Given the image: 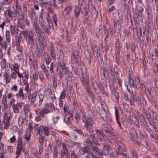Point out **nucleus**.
Here are the masks:
<instances>
[{
	"label": "nucleus",
	"instance_id": "nucleus-3",
	"mask_svg": "<svg viewBox=\"0 0 158 158\" xmlns=\"http://www.w3.org/2000/svg\"><path fill=\"white\" fill-rule=\"evenodd\" d=\"M81 72V75L79 76L80 81L82 85L84 87L85 89H86L90 87L89 84V77L86 72L85 73L82 71Z\"/></svg>",
	"mask_w": 158,
	"mask_h": 158
},
{
	"label": "nucleus",
	"instance_id": "nucleus-45",
	"mask_svg": "<svg viewBox=\"0 0 158 158\" xmlns=\"http://www.w3.org/2000/svg\"><path fill=\"white\" fill-rule=\"evenodd\" d=\"M81 12L82 14L84 15V16L88 15V10L86 7H84L81 10Z\"/></svg>",
	"mask_w": 158,
	"mask_h": 158
},
{
	"label": "nucleus",
	"instance_id": "nucleus-46",
	"mask_svg": "<svg viewBox=\"0 0 158 158\" xmlns=\"http://www.w3.org/2000/svg\"><path fill=\"white\" fill-rule=\"evenodd\" d=\"M144 11V9L143 7H139V11L138 12V15L141 18H143L144 17V15L143 13V12Z\"/></svg>",
	"mask_w": 158,
	"mask_h": 158
},
{
	"label": "nucleus",
	"instance_id": "nucleus-6",
	"mask_svg": "<svg viewBox=\"0 0 158 158\" xmlns=\"http://www.w3.org/2000/svg\"><path fill=\"white\" fill-rule=\"evenodd\" d=\"M17 10L16 9H14L12 11L10 10H8L4 11V15L6 18H10L12 19L14 18L15 20L17 17Z\"/></svg>",
	"mask_w": 158,
	"mask_h": 158
},
{
	"label": "nucleus",
	"instance_id": "nucleus-38",
	"mask_svg": "<svg viewBox=\"0 0 158 158\" xmlns=\"http://www.w3.org/2000/svg\"><path fill=\"white\" fill-rule=\"evenodd\" d=\"M120 50L119 49H116V52H115V59L117 63L118 64H119V59L120 57Z\"/></svg>",
	"mask_w": 158,
	"mask_h": 158
},
{
	"label": "nucleus",
	"instance_id": "nucleus-24",
	"mask_svg": "<svg viewBox=\"0 0 158 158\" xmlns=\"http://www.w3.org/2000/svg\"><path fill=\"white\" fill-rule=\"evenodd\" d=\"M72 8L70 6H68L66 7L64 10L63 15L64 16H66L68 15H69L70 14L71 12Z\"/></svg>",
	"mask_w": 158,
	"mask_h": 158
},
{
	"label": "nucleus",
	"instance_id": "nucleus-10",
	"mask_svg": "<svg viewBox=\"0 0 158 158\" xmlns=\"http://www.w3.org/2000/svg\"><path fill=\"white\" fill-rule=\"evenodd\" d=\"M86 92L87 93V95L89 97V98L91 100L92 102L94 104L95 103V99L96 98V96L93 92L91 91L90 87L87 88L85 89Z\"/></svg>",
	"mask_w": 158,
	"mask_h": 158
},
{
	"label": "nucleus",
	"instance_id": "nucleus-55",
	"mask_svg": "<svg viewBox=\"0 0 158 158\" xmlns=\"http://www.w3.org/2000/svg\"><path fill=\"white\" fill-rule=\"evenodd\" d=\"M64 119L65 123L68 125L71 124L73 120V119L68 117L66 119L65 118H64Z\"/></svg>",
	"mask_w": 158,
	"mask_h": 158
},
{
	"label": "nucleus",
	"instance_id": "nucleus-59",
	"mask_svg": "<svg viewBox=\"0 0 158 158\" xmlns=\"http://www.w3.org/2000/svg\"><path fill=\"white\" fill-rule=\"evenodd\" d=\"M124 114L125 118H129L131 115V111L130 110L128 109L125 110Z\"/></svg>",
	"mask_w": 158,
	"mask_h": 158
},
{
	"label": "nucleus",
	"instance_id": "nucleus-51",
	"mask_svg": "<svg viewBox=\"0 0 158 158\" xmlns=\"http://www.w3.org/2000/svg\"><path fill=\"white\" fill-rule=\"evenodd\" d=\"M136 86L137 88L139 89L140 87V80L139 76L137 77L135 80Z\"/></svg>",
	"mask_w": 158,
	"mask_h": 158
},
{
	"label": "nucleus",
	"instance_id": "nucleus-60",
	"mask_svg": "<svg viewBox=\"0 0 158 158\" xmlns=\"http://www.w3.org/2000/svg\"><path fill=\"white\" fill-rule=\"evenodd\" d=\"M51 5V3L49 2H44L41 3L42 7H47L48 6H50Z\"/></svg>",
	"mask_w": 158,
	"mask_h": 158
},
{
	"label": "nucleus",
	"instance_id": "nucleus-28",
	"mask_svg": "<svg viewBox=\"0 0 158 158\" xmlns=\"http://www.w3.org/2000/svg\"><path fill=\"white\" fill-rule=\"evenodd\" d=\"M51 76L53 86V87H54V88H55L57 86V78L54 74H52L51 75Z\"/></svg>",
	"mask_w": 158,
	"mask_h": 158
},
{
	"label": "nucleus",
	"instance_id": "nucleus-47",
	"mask_svg": "<svg viewBox=\"0 0 158 158\" xmlns=\"http://www.w3.org/2000/svg\"><path fill=\"white\" fill-rule=\"evenodd\" d=\"M32 82L33 81V83H34L37 81L38 77V75L36 73V72L33 73L32 75Z\"/></svg>",
	"mask_w": 158,
	"mask_h": 158
},
{
	"label": "nucleus",
	"instance_id": "nucleus-61",
	"mask_svg": "<svg viewBox=\"0 0 158 158\" xmlns=\"http://www.w3.org/2000/svg\"><path fill=\"white\" fill-rule=\"evenodd\" d=\"M150 137L152 140L154 141H156V143L158 144V143H157V141H156L157 137V135L156 134H150Z\"/></svg>",
	"mask_w": 158,
	"mask_h": 158
},
{
	"label": "nucleus",
	"instance_id": "nucleus-54",
	"mask_svg": "<svg viewBox=\"0 0 158 158\" xmlns=\"http://www.w3.org/2000/svg\"><path fill=\"white\" fill-rule=\"evenodd\" d=\"M47 57L45 58V62L47 65L51 63L52 60L50 57V56L48 54H46Z\"/></svg>",
	"mask_w": 158,
	"mask_h": 158
},
{
	"label": "nucleus",
	"instance_id": "nucleus-18",
	"mask_svg": "<svg viewBox=\"0 0 158 158\" xmlns=\"http://www.w3.org/2000/svg\"><path fill=\"white\" fill-rule=\"evenodd\" d=\"M50 50L51 52L50 55L52 56V59L54 61L56 60V51L52 44H50Z\"/></svg>",
	"mask_w": 158,
	"mask_h": 158
},
{
	"label": "nucleus",
	"instance_id": "nucleus-13",
	"mask_svg": "<svg viewBox=\"0 0 158 158\" xmlns=\"http://www.w3.org/2000/svg\"><path fill=\"white\" fill-rule=\"evenodd\" d=\"M62 149L60 153V158H64V156L69 155L68 148L64 143L63 144Z\"/></svg>",
	"mask_w": 158,
	"mask_h": 158
},
{
	"label": "nucleus",
	"instance_id": "nucleus-15",
	"mask_svg": "<svg viewBox=\"0 0 158 158\" xmlns=\"http://www.w3.org/2000/svg\"><path fill=\"white\" fill-rule=\"evenodd\" d=\"M113 23L114 24L113 29L114 30V33H115V31L117 32L122 29L121 24L118 20H114Z\"/></svg>",
	"mask_w": 158,
	"mask_h": 158
},
{
	"label": "nucleus",
	"instance_id": "nucleus-53",
	"mask_svg": "<svg viewBox=\"0 0 158 158\" xmlns=\"http://www.w3.org/2000/svg\"><path fill=\"white\" fill-rule=\"evenodd\" d=\"M57 56H59L58 58H63L64 57V54L63 51L62 50H59V52L57 53Z\"/></svg>",
	"mask_w": 158,
	"mask_h": 158
},
{
	"label": "nucleus",
	"instance_id": "nucleus-4",
	"mask_svg": "<svg viewBox=\"0 0 158 158\" xmlns=\"http://www.w3.org/2000/svg\"><path fill=\"white\" fill-rule=\"evenodd\" d=\"M79 53V52H77L76 51L71 52V62L73 65H77V63L79 65L81 62V57L80 56Z\"/></svg>",
	"mask_w": 158,
	"mask_h": 158
},
{
	"label": "nucleus",
	"instance_id": "nucleus-19",
	"mask_svg": "<svg viewBox=\"0 0 158 158\" xmlns=\"http://www.w3.org/2000/svg\"><path fill=\"white\" fill-rule=\"evenodd\" d=\"M125 151V147L122 144L118 145L116 150V152L118 154L121 155L124 154V152Z\"/></svg>",
	"mask_w": 158,
	"mask_h": 158
},
{
	"label": "nucleus",
	"instance_id": "nucleus-26",
	"mask_svg": "<svg viewBox=\"0 0 158 158\" xmlns=\"http://www.w3.org/2000/svg\"><path fill=\"white\" fill-rule=\"evenodd\" d=\"M96 134L98 137L99 138L100 140H102L104 138V135H103V132L102 131L99 129L96 130Z\"/></svg>",
	"mask_w": 158,
	"mask_h": 158
},
{
	"label": "nucleus",
	"instance_id": "nucleus-58",
	"mask_svg": "<svg viewBox=\"0 0 158 158\" xmlns=\"http://www.w3.org/2000/svg\"><path fill=\"white\" fill-rule=\"evenodd\" d=\"M42 134H40V137L38 138L39 139V142L41 145L43 144V143L44 139L45 137L43 136H42Z\"/></svg>",
	"mask_w": 158,
	"mask_h": 158
},
{
	"label": "nucleus",
	"instance_id": "nucleus-32",
	"mask_svg": "<svg viewBox=\"0 0 158 158\" xmlns=\"http://www.w3.org/2000/svg\"><path fill=\"white\" fill-rule=\"evenodd\" d=\"M102 69L103 72V74L104 77L107 78L109 77L108 69H107V68L105 66H102Z\"/></svg>",
	"mask_w": 158,
	"mask_h": 158
},
{
	"label": "nucleus",
	"instance_id": "nucleus-33",
	"mask_svg": "<svg viewBox=\"0 0 158 158\" xmlns=\"http://www.w3.org/2000/svg\"><path fill=\"white\" fill-rule=\"evenodd\" d=\"M41 132L43 131L44 132V134L46 136H48L49 135V128L47 127L41 126Z\"/></svg>",
	"mask_w": 158,
	"mask_h": 158
},
{
	"label": "nucleus",
	"instance_id": "nucleus-27",
	"mask_svg": "<svg viewBox=\"0 0 158 158\" xmlns=\"http://www.w3.org/2000/svg\"><path fill=\"white\" fill-rule=\"evenodd\" d=\"M68 72L67 73H63L64 74H67L68 75L66 79L67 81V83L68 82H71L72 80V78L71 77V75H72V73L71 72H70L69 69H68Z\"/></svg>",
	"mask_w": 158,
	"mask_h": 158
},
{
	"label": "nucleus",
	"instance_id": "nucleus-21",
	"mask_svg": "<svg viewBox=\"0 0 158 158\" xmlns=\"http://www.w3.org/2000/svg\"><path fill=\"white\" fill-rule=\"evenodd\" d=\"M110 149L111 148L107 143L106 144L105 143L102 148V151L103 155L104 154L106 155L108 154Z\"/></svg>",
	"mask_w": 158,
	"mask_h": 158
},
{
	"label": "nucleus",
	"instance_id": "nucleus-48",
	"mask_svg": "<svg viewBox=\"0 0 158 158\" xmlns=\"http://www.w3.org/2000/svg\"><path fill=\"white\" fill-rule=\"evenodd\" d=\"M10 32L6 30V38L7 43H10Z\"/></svg>",
	"mask_w": 158,
	"mask_h": 158
},
{
	"label": "nucleus",
	"instance_id": "nucleus-14",
	"mask_svg": "<svg viewBox=\"0 0 158 158\" xmlns=\"http://www.w3.org/2000/svg\"><path fill=\"white\" fill-rule=\"evenodd\" d=\"M62 149L60 153V158H64V156L69 155L68 148L64 143L63 144Z\"/></svg>",
	"mask_w": 158,
	"mask_h": 158
},
{
	"label": "nucleus",
	"instance_id": "nucleus-56",
	"mask_svg": "<svg viewBox=\"0 0 158 158\" xmlns=\"http://www.w3.org/2000/svg\"><path fill=\"white\" fill-rule=\"evenodd\" d=\"M13 1V0H4L2 1V5H8L11 3Z\"/></svg>",
	"mask_w": 158,
	"mask_h": 158
},
{
	"label": "nucleus",
	"instance_id": "nucleus-7",
	"mask_svg": "<svg viewBox=\"0 0 158 158\" xmlns=\"http://www.w3.org/2000/svg\"><path fill=\"white\" fill-rule=\"evenodd\" d=\"M17 144L16 147V154L17 156H19L21 154L22 151L23 150V139L22 137L19 136L17 140Z\"/></svg>",
	"mask_w": 158,
	"mask_h": 158
},
{
	"label": "nucleus",
	"instance_id": "nucleus-49",
	"mask_svg": "<svg viewBox=\"0 0 158 158\" xmlns=\"http://www.w3.org/2000/svg\"><path fill=\"white\" fill-rule=\"evenodd\" d=\"M107 41L105 42V45L104 46V51L106 52L109 51L110 48V43H106Z\"/></svg>",
	"mask_w": 158,
	"mask_h": 158
},
{
	"label": "nucleus",
	"instance_id": "nucleus-25",
	"mask_svg": "<svg viewBox=\"0 0 158 158\" xmlns=\"http://www.w3.org/2000/svg\"><path fill=\"white\" fill-rule=\"evenodd\" d=\"M26 118V115L22 114L19 116L18 119V123L19 126H21L23 123Z\"/></svg>",
	"mask_w": 158,
	"mask_h": 158
},
{
	"label": "nucleus",
	"instance_id": "nucleus-41",
	"mask_svg": "<svg viewBox=\"0 0 158 158\" xmlns=\"http://www.w3.org/2000/svg\"><path fill=\"white\" fill-rule=\"evenodd\" d=\"M34 128L35 130L37 131V134H39L40 135V134L42 135V132H41V128H42V127H39L35 125V126H34Z\"/></svg>",
	"mask_w": 158,
	"mask_h": 158
},
{
	"label": "nucleus",
	"instance_id": "nucleus-2",
	"mask_svg": "<svg viewBox=\"0 0 158 158\" xmlns=\"http://www.w3.org/2000/svg\"><path fill=\"white\" fill-rule=\"evenodd\" d=\"M140 34H138L137 33L138 39V43L140 45L142 44L143 46H144V37L145 33L146 35L149 34L150 33L149 31V27L147 24L142 25L139 27Z\"/></svg>",
	"mask_w": 158,
	"mask_h": 158
},
{
	"label": "nucleus",
	"instance_id": "nucleus-50",
	"mask_svg": "<svg viewBox=\"0 0 158 158\" xmlns=\"http://www.w3.org/2000/svg\"><path fill=\"white\" fill-rule=\"evenodd\" d=\"M44 93H45L46 96H50L52 94V91L50 89L48 88L45 89Z\"/></svg>",
	"mask_w": 158,
	"mask_h": 158
},
{
	"label": "nucleus",
	"instance_id": "nucleus-62",
	"mask_svg": "<svg viewBox=\"0 0 158 158\" xmlns=\"http://www.w3.org/2000/svg\"><path fill=\"white\" fill-rule=\"evenodd\" d=\"M69 90L70 94H72V97L73 98H75L76 97L75 93L74 92V91L73 88L72 86H71L69 87Z\"/></svg>",
	"mask_w": 158,
	"mask_h": 158
},
{
	"label": "nucleus",
	"instance_id": "nucleus-8",
	"mask_svg": "<svg viewBox=\"0 0 158 158\" xmlns=\"http://www.w3.org/2000/svg\"><path fill=\"white\" fill-rule=\"evenodd\" d=\"M95 136L93 133H91L89 135H88L86 141L84 143V145L85 146L86 148H89V145L91 146L93 144V142L95 144V143L94 142L95 140Z\"/></svg>",
	"mask_w": 158,
	"mask_h": 158
},
{
	"label": "nucleus",
	"instance_id": "nucleus-57",
	"mask_svg": "<svg viewBox=\"0 0 158 158\" xmlns=\"http://www.w3.org/2000/svg\"><path fill=\"white\" fill-rule=\"evenodd\" d=\"M114 73L116 75V77H117V76H118V69L117 65L116 64H115L114 66Z\"/></svg>",
	"mask_w": 158,
	"mask_h": 158
},
{
	"label": "nucleus",
	"instance_id": "nucleus-16",
	"mask_svg": "<svg viewBox=\"0 0 158 158\" xmlns=\"http://www.w3.org/2000/svg\"><path fill=\"white\" fill-rule=\"evenodd\" d=\"M83 115V118H82V120L83 122L85 123V126H92L93 123V121L92 120V118L89 117L88 119L85 118V116L84 115L83 113H82Z\"/></svg>",
	"mask_w": 158,
	"mask_h": 158
},
{
	"label": "nucleus",
	"instance_id": "nucleus-37",
	"mask_svg": "<svg viewBox=\"0 0 158 158\" xmlns=\"http://www.w3.org/2000/svg\"><path fill=\"white\" fill-rule=\"evenodd\" d=\"M80 9L81 7H79V6H76L75 8L74 13L75 15L76 16V18L78 17L80 15Z\"/></svg>",
	"mask_w": 158,
	"mask_h": 158
},
{
	"label": "nucleus",
	"instance_id": "nucleus-34",
	"mask_svg": "<svg viewBox=\"0 0 158 158\" xmlns=\"http://www.w3.org/2000/svg\"><path fill=\"white\" fill-rule=\"evenodd\" d=\"M45 106L46 108L51 109L52 110L55 111L56 110L53 104L51 102L46 103L45 104Z\"/></svg>",
	"mask_w": 158,
	"mask_h": 158
},
{
	"label": "nucleus",
	"instance_id": "nucleus-22",
	"mask_svg": "<svg viewBox=\"0 0 158 158\" xmlns=\"http://www.w3.org/2000/svg\"><path fill=\"white\" fill-rule=\"evenodd\" d=\"M90 146L89 145V148H86L85 146H84V147H81L79 151L80 153L82 155L85 154L86 153H88L89 150L90 149Z\"/></svg>",
	"mask_w": 158,
	"mask_h": 158
},
{
	"label": "nucleus",
	"instance_id": "nucleus-5",
	"mask_svg": "<svg viewBox=\"0 0 158 158\" xmlns=\"http://www.w3.org/2000/svg\"><path fill=\"white\" fill-rule=\"evenodd\" d=\"M128 82L127 81H126L125 82V85L127 88V90L128 91L129 93L131 95L130 98V105L131 106L133 102L135 101L136 100V93L135 90H133L132 89H130L128 88V85L127 83Z\"/></svg>",
	"mask_w": 158,
	"mask_h": 158
},
{
	"label": "nucleus",
	"instance_id": "nucleus-44",
	"mask_svg": "<svg viewBox=\"0 0 158 158\" xmlns=\"http://www.w3.org/2000/svg\"><path fill=\"white\" fill-rule=\"evenodd\" d=\"M35 52L36 53V55L38 57H40L41 56V52L40 51V49L38 45H37L36 46L35 49Z\"/></svg>",
	"mask_w": 158,
	"mask_h": 158
},
{
	"label": "nucleus",
	"instance_id": "nucleus-12",
	"mask_svg": "<svg viewBox=\"0 0 158 158\" xmlns=\"http://www.w3.org/2000/svg\"><path fill=\"white\" fill-rule=\"evenodd\" d=\"M117 32L120 34V37L121 40L123 42L126 38V36L127 33L126 30L124 28H123L118 31Z\"/></svg>",
	"mask_w": 158,
	"mask_h": 158
},
{
	"label": "nucleus",
	"instance_id": "nucleus-52",
	"mask_svg": "<svg viewBox=\"0 0 158 158\" xmlns=\"http://www.w3.org/2000/svg\"><path fill=\"white\" fill-rule=\"evenodd\" d=\"M117 10L118 11L117 14L119 19V20L120 21H121L122 20L123 21V16L122 11L118 10Z\"/></svg>",
	"mask_w": 158,
	"mask_h": 158
},
{
	"label": "nucleus",
	"instance_id": "nucleus-17",
	"mask_svg": "<svg viewBox=\"0 0 158 158\" xmlns=\"http://www.w3.org/2000/svg\"><path fill=\"white\" fill-rule=\"evenodd\" d=\"M92 85L96 94H99V93L98 91V89H99L100 91L101 90L103 91V89H102L101 87V86L102 87V86L96 81L94 82H93V83L92 84Z\"/></svg>",
	"mask_w": 158,
	"mask_h": 158
},
{
	"label": "nucleus",
	"instance_id": "nucleus-29",
	"mask_svg": "<svg viewBox=\"0 0 158 158\" xmlns=\"http://www.w3.org/2000/svg\"><path fill=\"white\" fill-rule=\"evenodd\" d=\"M18 27L16 25L14 26L11 25L10 26V29L11 34H14L15 33L17 34L18 33Z\"/></svg>",
	"mask_w": 158,
	"mask_h": 158
},
{
	"label": "nucleus",
	"instance_id": "nucleus-9",
	"mask_svg": "<svg viewBox=\"0 0 158 158\" xmlns=\"http://www.w3.org/2000/svg\"><path fill=\"white\" fill-rule=\"evenodd\" d=\"M100 145L99 144H96L95 145H94L93 144L91 146H90V149H92V151L95 154L102 156L103 155L102 150L101 149L99 148L98 147Z\"/></svg>",
	"mask_w": 158,
	"mask_h": 158
},
{
	"label": "nucleus",
	"instance_id": "nucleus-30",
	"mask_svg": "<svg viewBox=\"0 0 158 158\" xmlns=\"http://www.w3.org/2000/svg\"><path fill=\"white\" fill-rule=\"evenodd\" d=\"M33 26L34 27L35 31L38 35H38V36H41L40 32L41 29L40 27H39V24H35V25L34 26Z\"/></svg>",
	"mask_w": 158,
	"mask_h": 158
},
{
	"label": "nucleus",
	"instance_id": "nucleus-42",
	"mask_svg": "<svg viewBox=\"0 0 158 158\" xmlns=\"http://www.w3.org/2000/svg\"><path fill=\"white\" fill-rule=\"evenodd\" d=\"M96 10V9H95ZM95 16L94 17V19L95 20L101 21L102 20L101 16L100 15H98V12L97 10H95Z\"/></svg>",
	"mask_w": 158,
	"mask_h": 158
},
{
	"label": "nucleus",
	"instance_id": "nucleus-36",
	"mask_svg": "<svg viewBox=\"0 0 158 158\" xmlns=\"http://www.w3.org/2000/svg\"><path fill=\"white\" fill-rule=\"evenodd\" d=\"M128 83L129 86L130 88L133 87L135 88L134 81L131 77H129V78Z\"/></svg>",
	"mask_w": 158,
	"mask_h": 158
},
{
	"label": "nucleus",
	"instance_id": "nucleus-43",
	"mask_svg": "<svg viewBox=\"0 0 158 158\" xmlns=\"http://www.w3.org/2000/svg\"><path fill=\"white\" fill-rule=\"evenodd\" d=\"M4 77L5 78L6 82V84L10 82L11 78L9 75H8L7 73H6L3 75Z\"/></svg>",
	"mask_w": 158,
	"mask_h": 158
},
{
	"label": "nucleus",
	"instance_id": "nucleus-39",
	"mask_svg": "<svg viewBox=\"0 0 158 158\" xmlns=\"http://www.w3.org/2000/svg\"><path fill=\"white\" fill-rule=\"evenodd\" d=\"M30 106L29 104H27L25 105L24 106V108L23 109L24 114V115H26V117L27 118V114L29 110L30 109Z\"/></svg>",
	"mask_w": 158,
	"mask_h": 158
},
{
	"label": "nucleus",
	"instance_id": "nucleus-1",
	"mask_svg": "<svg viewBox=\"0 0 158 158\" xmlns=\"http://www.w3.org/2000/svg\"><path fill=\"white\" fill-rule=\"evenodd\" d=\"M59 59L60 61L57 64L56 71L58 74L59 77L62 78L63 77L62 73H66L67 72H68L69 69L68 67L66 66V61L64 59V57Z\"/></svg>",
	"mask_w": 158,
	"mask_h": 158
},
{
	"label": "nucleus",
	"instance_id": "nucleus-31",
	"mask_svg": "<svg viewBox=\"0 0 158 158\" xmlns=\"http://www.w3.org/2000/svg\"><path fill=\"white\" fill-rule=\"evenodd\" d=\"M16 95L18 97L22 98L23 99H24L25 98H27V96H26L25 97V94L23 93V89L21 88L20 89L19 93L16 94Z\"/></svg>",
	"mask_w": 158,
	"mask_h": 158
},
{
	"label": "nucleus",
	"instance_id": "nucleus-11",
	"mask_svg": "<svg viewBox=\"0 0 158 158\" xmlns=\"http://www.w3.org/2000/svg\"><path fill=\"white\" fill-rule=\"evenodd\" d=\"M6 120L5 126L4 127V128L7 129L8 128V127L10 125V117H12L10 114H8L7 113H5L3 115Z\"/></svg>",
	"mask_w": 158,
	"mask_h": 158
},
{
	"label": "nucleus",
	"instance_id": "nucleus-63",
	"mask_svg": "<svg viewBox=\"0 0 158 158\" xmlns=\"http://www.w3.org/2000/svg\"><path fill=\"white\" fill-rule=\"evenodd\" d=\"M85 127L86 128V130L89 132L90 133H93L94 132V130L92 128V126H86Z\"/></svg>",
	"mask_w": 158,
	"mask_h": 158
},
{
	"label": "nucleus",
	"instance_id": "nucleus-35",
	"mask_svg": "<svg viewBox=\"0 0 158 158\" xmlns=\"http://www.w3.org/2000/svg\"><path fill=\"white\" fill-rule=\"evenodd\" d=\"M29 6L28 3L27 2H24L23 4V10L25 15H27V6Z\"/></svg>",
	"mask_w": 158,
	"mask_h": 158
},
{
	"label": "nucleus",
	"instance_id": "nucleus-64",
	"mask_svg": "<svg viewBox=\"0 0 158 158\" xmlns=\"http://www.w3.org/2000/svg\"><path fill=\"white\" fill-rule=\"evenodd\" d=\"M22 34L23 35V36L25 40H27V37L28 35L29 31H21Z\"/></svg>",
	"mask_w": 158,
	"mask_h": 158
},
{
	"label": "nucleus",
	"instance_id": "nucleus-40",
	"mask_svg": "<svg viewBox=\"0 0 158 158\" xmlns=\"http://www.w3.org/2000/svg\"><path fill=\"white\" fill-rule=\"evenodd\" d=\"M108 71L109 77H108V78L110 79L112 77L113 79H114L115 77L114 75V73L113 72L112 69L110 67H109L108 69Z\"/></svg>",
	"mask_w": 158,
	"mask_h": 158
},
{
	"label": "nucleus",
	"instance_id": "nucleus-23",
	"mask_svg": "<svg viewBox=\"0 0 158 158\" xmlns=\"http://www.w3.org/2000/svg\"><path fill=\"white\" fill-rule=\"evenodd\" d=\"M21 106L20 102L17 103L16 104L14 103L12 106L14 112L15 113H18L19 112V109L21 108Z\"/></svg>",
	"mask_w": 158,
	"mask_h": 158
},
{
	"label": "nucleus",
	"instance_id": "nucleus-20",
	"mask_svg": "<svg viewBox=\"0 0 158 158\" xmlns=\"http://www.w3.org/2000/svg\"><path fill=\"white\" fill-rule=\"evenodd\" d=\"M34 35L31 30L29 31L28 35L27 37L28 41L31 42L32 45H34L35 39Z\"/></svg>",
	"mask_w": 158,
	"mask_h": 158
}]
</instances>
